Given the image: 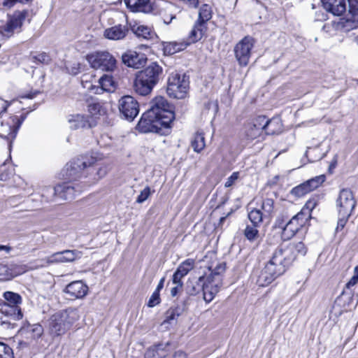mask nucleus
<instances>
[{
  "label": "nucleus",
  "mask_w": 358,
  "mask_h": 358,
  "mask_svg": "<svg viewBox=\"0 0 358 358\" xmlns=\"http://www.w3.org/2000/svg\"><path fill=\"white\" fill-rule=\"evenodd\" d=\"M306 252L305 245L301 241L280 245L259 272L257 284L261 287L268 285L277 277L283 274L299 256H304Z\"/></svg>",
  "instance_id": "obj_1"
},
{
  "label": "nucleus",
  "mask_w": 358,
  "mask_h": 358,
  "mask_svg": "<svg viewBox=\"0 0 358 358\" xmlns=\"http://www.w3.org/2000/svg\"><path fill=\"white\" fill-rule=\"evenodd\" d=\"M225 264L216 263L208 266L209 273H205L198 280L191 279L187 282L186 292L189 296H196L203 291V300L210 303L220 292L222 286V274L225 271Z\"/></svg>",
  "instance_id": "obj_2"
},
{
  "label": "nucleus",
  "mask_w": 358,
  "mask_h": 358,
  "mask_svg": "<svg viewBox=\"0 0 358 358\" xmlns=\"http://www.w3.org/2000/svg\"><path fill=\"white\" fill-rule=\"evenodd\" d=\"M173 118L165 98L157 96L152 101L150 108L143 114L138 129L143 133H162L163 129L169 128Z\"/></svg>",
  "instance_id": "obj_3"
},
{
  "label": "nucleus",
  "mask_w": 358,
  "mask_h": 358,
  "mask_svg": "<svg viewBox=\"0 0 358 358\" xmlns=\"http://www.w3.org/2000/svg\"><path fill=\"white\" fill-rule=\"evenodd\" d=\"M162 73V68L156 62L151 63L145 69L136 73L134 82V91L141 96L150 94L159 82Z\"/></svg>",
  "instance_id": "obj_4"
},
{
  "label": "nucleus",
  "mask_w": 358,
  "mask_h": 358,
  "mask_svg": "<svg viewBox=\"0 0 358 358\" xmlns=\"http://www.w3.org/2000/svg\"><path fill=\"white\" fill-rule=\"evenodd\" d=\"M79 319L78 311L68 308L52 315L49 320V330L53 336H62Z\"/></svg>",
  "instance_id": "obj_5"
},
{
  "label": "nucleus",
  "mask_w": 358,
  "mask_h": 358,
  "mask_svg": "<svg viewBox=\"0 0 358 358\" xmlns=\"http://www.w3.org/2000/svg\"><path fill=\"white\" fill-rule=\"evenodd\" d=\"M189 84V79L185 74H180L176 71H173L167 80V94L171 98L184 99L187 95Z\"/></svg>",
  "instance_id": "obj_6"
},
{
  "label": "nucleus",
  "mask_w": 358,
  "mask_h": 358,
  "mask_svg": "<svg viewBox=\"0 0 358 358\" xmlns=\"http://www.w3.org/2000/svg\"><path fill=\"white\" fill-rule=\"evenodd\" d=\"M3 297L4 301L1 308V313L13 320L22 319L23 314L20 306L22 302L21 296L17 293L7 291L3 293Z\"/></svg>",
  "instance_id": "obj_7"
},
{
  "label": "nucleus",
  "mask_w": 358,
  "mask_h": 358,
  "mask_svg": "<svg viewBox=\"0 0 358 358\" xmlns=\"http://www.w3.org/2000/svg\"><path fill=\"white\" fill-rule=\"evenodd\" d=\"M27 15V12L22 10L15 11L12 15H9L6 22L0 26L1 38L7 40L15 34L20 32Z\"/></svg>",
  "instance_id": "obj_8"
},
{
  "label": "nucleus",
  "mask_w": 358,
  "mask_h": 358,
  "mask_svg": "<svg viewBox=\"0 0 358 358\" xmlns=\"http://www.w3.org/2000/svg\"><path fill=\"white\" fill-rule=\"evenodd\" d=\"M87 60L93 69L103 71H113L116 68L115 58L108 52L89 55L87 57Z\"/></svg>",
  "instance_id": "obj_9"
},
{
  "label": "nucleus",
  "mask_w": 358,
  "mask_h": 358,
  "mask_svg": "<svg viewBox=\"0 0 358 358\" xmlns=\"http://www.w3.org/2000/svg\"><path fill=\"white\" fill-rule=\"evenodd\" d=\"M255 43V39L248 36H245L235 45L234 55L240 66H245L248 64Z\"/></svg>",
  "instance_id": "obj_10"
},
{
  "label": "nucleus",
  "mask_w": 358,
  "mask_h": 358,
  "mask_svg": "<svg viewBox=\"0 0 358 358\" xmlns=\"http://www.w3.org/2000/svg\"><path fill=\"white\" fill-rule=\"evenodd\" d=\"M356 206V200L352 192L349 189H343L336 201L338 214L352 215Z\"/></svg>",
  "instance_id": "obj_11"
},
{
  "label": "nucleus",
  "mask_w": 358,
  "mask_h": 358,
  "mask_svg": "<svg viewBox=\"0 0 358 358\" xmlns=\"http://www.w3.org/2000/svg\"><path fill=\"white\" fill-rule=\"evenodd\" d=\"M21 121L17 116L9 117L0 120V137L9 141V145L15 139L17 129L20 127Z\"/></svg>",
  "instance_id": "obj_12"
},
{
  "label": "nucleus",
  "mask_w": 358,
  "mask_h": 358,
  "mask_svg": "<svg viewBox=\"0 0 358 358\" xmlns=\"http://www.w3.org/2000/svg\"><path fill=\"white\" fill-rule=\"evenodd\" d=\"M84 88L94 94H101L103 92H113L115 90L117 83L110 76L104 75L98 81V85H92L87 80H82Z\"/></svg>",
  "instance_id": "obj_13"
},
{
  "label": "nucleus",
  "mask_w": 358,
  "mask_h": 358,
  "mask_svg": "<svg viewBox=\"0 0 358 358\" xmlns=\"http://www.w3.org/2000/svg\"><path fill=\"white\" fill-rule=\"evenodd\" d=\"M120 113L128 120H133L139 113L138 101L131 96H124L118 101Z\"/></svg>",
  "instance_id": "obj_14"
},
{
  "label": "nucleus",
  "mask_w": 358,
  "mask_h": 358,
  "mask_svg": "<svg viewBox=\"0 0 358 358\" xmlns=\"http://www.w3.org/2000/svg\"><path fill=\"white\" fill-rule=\"evenodd\" d=\"M45 190H53L54 196L63 200L73 199L75 198L77 193H80L82 191L78 185L73 184L70 182L58 184L53 188V189L50 187H46Z\"/></svg>",
  "instance_id": "obj_15"
},
{
  "label": "nucleus",
  "mask_w": 358,
  "mask_h": 358,
  "mask_svg": "<svg viewBox=\"0 0 358 358\" xmlns=\"http://www.w3.org/2000/svg\"><path fill=\"white\" fill-rule=\"evenodd\" d=\"M66 178L71 180L87 178V163L77 159L68 163L65 168Z\"/></svg>",
  "instance_id": "obj_16"
},
{
  "label": "nucleus",
  "mask_w": 358,
  "mask_h": 358,
  "mask_svg": "<svg viewBox=\"0 0 358 358\" xmlns=\"http://www.w3.org/2000/svg\"><path fill=\"white\" fill-rule=\"evenodd\" d=\"M271 123L264 116H258L245 125V134L248 140L252 141L259 137L263 129Z\"/></svg>",
  "instance_id": "obj_17"
},
{
  "label": "nucleus",
  "mask_w": 358,
  "mask_h": 358,
  "mask_svg": "<svg viewBox=\"0 0 358 358\" xmlns=\"http://www.w3.org/2000/svg\"><path fill=\"white\" fill-rule=\"evenodd\" d=\"M308 222V220L299 212L284 227L282 233V238L284 239H290L300 229L304 227Z\"/></svg>",
  "instance_id": "obj_18"
},
{
  "label": "nucleus",
  "mask_w": 358,
  "mask_h": 358,
  "mask_svg": "<svg viewBox=\"0 0 358 358\" xmlns=\"http://www.w3.org/2000/svg\"><path fill=\"white\" fill-rule=\"evenodd\" d=\"M324 180L325 176L324 175L316 176L294 187L292 189L291 193L298 197L303 196L317 188L324 182Z\"/></svg>",
  "instance_id": "obj_19"
},
{
  "label": "nucleus",
  "mask_w": 358,
  "mask_h": 358,
  "mask_svg": "<svg viewBox=\"0 0 358 358\" xmlns=\"http://www.w3.org/2000/svg\"><path fill=\"white\" fill-rule=\"evenodd\" d=\"M89 292L88 286L82 280H76L69 283L64 289V292L70 299H82Z\"/></svg>",
  "instance_id": "obj_20"
},
{
  "label": "nucleus",
  "mask_w": 358,
  "mask_h": 358,
  "mask_svg": "<svg viewBox=\"0 0 358 358\" xmlns=\"http://www.w3.org/2000/svg\"><path fill=\"white\" fill-rule=\"evenodd\" d=\"M80 252L75 250H64L56 252L46 257L44 261L46 265L56 263L71 262L80 257Z\"/></svg>",
  "instance_id": "obj_21"
},
{
  "label": "nucleus",
  "mask_w": 358,
  "mask_h": 358,
  "mask_svg": "<svg viewBox=\"0 0 358 358\" xmlns=\"http://www.w3.org/2000/svg\"><path fill=\"white\" fill-rule=\"evenodd\" d=\"M109 168L106 164H101L99 167H94L91 164H87V178L85 181L88 185L96 184L103 178L108 173Z\"/></svg>",
  "instance_id": "obj_22"
},
{
  "label": "nucleus",
  "mask_w": 358,
  "mask_h": 358,
  "mask_svg": "<svg viewBox=\"0 0 358 358\" xmlns=\"http://www.w3.org/2000/svg\"><path fill=\"white\" fill-rule=\"evenodd\" d=\"M67 122L69 128L71 129H80L92 127L91 117L84 114H71L67 117Z\"/></svg>",
  "instance_id": "obj_23"
},
{
  "label": "nucleus",
  "mask_w": 358,
  "mask_h": 358,
  "mask_svg": "<svg viewBox=\"0 0 358 358\" xmlns=\"http://www.w3.org/2000/svg\"><path fill=\"white\" fill-rule=\"evenodd\" d=\"M122 62L129 67L139 69L146 62V58L143 54L135 51H127L122 56Z\"/></svg>",
  "instance_id": "obj_24"
},
{
  "label": "nucleus",
  "mask_w": 358,
  "mask_h": 358,
  "mask_svg": "<svg viewBox=\"0 0 358 358\" xmlns=\"http://www.w3.org/2000/svg\"><path fill=\"white\" fill-rule=\"evenodd\" d=\"M195 266V260L194 259H187L181 262L178 266L172 276L173 283L181 285L182 278L186 276L190 271Z\"/></svg>",
  "instance_id": "obj_25"
},
{
  "label": "nucleus",
  "mask_w": 358,
  "mask_h": 358,
  "mask_svg": "<svg viewBox=\"0 0 358 358\" xmlns=\"http://www.w3.org/2000/svg\"><path fill=\"white\" fill-rule=\"evenodd\" d=\"M159 13L162 17L164 22L169 24L175 17L177 12V7L173 3L162 1L159 3Z\"/></svg>",
  "instance_id": "obj_26"
},
{
  "label": "nucleus",
  "mask_w": 358,
  "mask_h": 358,
  "mask_svg": "<svg viewBox=\"0 0 358 358\" xmlns=\"http://www.w3.org/2000/svg\"><path fill=\"white\" fill-rule=\"evenodd\" d=\"M24 272L23 268L16 264H0V280H8Z\"/></svg>",
  "instance_id": "obj_27"
},
{
  "label": "nucleus",
  "mask_w": 358,
  "mask_h": 358,
  "mask_svg": "<svg viewBox=\"0 0 358 358\" xmlns=\"http://www.w3.org/2000/svg\"><path fill=\"white\" fill-rule=\"evenodd\" d=\"M324 8L334 15H341L346 10L345 0H321Z\"/></svg>",
  "instance_id": "obj_28"
},
{
  "label": "nucleus",
  "mask_w": 358,
  "mask_h": 358,
  "mask_svg": "<svg viewBox=\"0 0 358 358\" xmlns=\"http://www.w3.org/2000/svg\"><path fill=\"white\" fill-rule=\"evenodd\" d=\"M127 32L128 29L126 26L117 24L106 29L103 32V36L107 39L117 41L123 39Z\"/></svg>",
  "instance_id": "obj_29"
},
{
  "label": "nucleus",
  "mask_w": 358,
  "mask_h": 358,
  "mask_svg": "<svg viewBox=\"0 0 358 358\" xmlns=\"http://www.w3.org/2000/svg\"><path fill=\"white\" fill-rule=\"evenodd\" d=\"M124 2L133 12L149 13L152 10L150 0H124Z\"/></svg>",
  "instance_id": "obj_30"
},
{
  "label": "nucleus",
  "mask_w": 358,
  "mask_h": 358,
  "mask_svg": "<svg viewBox=\"0 0 358 358\" xmlns=\"http://www.w3.org/2000/svg\"><path fill=\"white\" fill-rule=\"evenodd\" d=\"M132 32L138 37H141L145 39H152L156 36L155 32L151 27L141 24L140 23H135L131 26Z\"/></svg>",
  "instance_id": "obj_31"
},
{
  "label": "nucleus",
  "mask_w": 358,
  "mask_h": 358,
  "mask_svg": "<svg viewBox=\"0 0 358 358\" xmlns=\"http://www.w3.org/2000/svg\"><path fill=\"white\" fill-rule=\"evenodd\" d=\"M341 28L344 31H350L351 30H358V13H350L348 15L341 19L340 22Z\"/></svg>",
  "instance_id": "obj_32"
},
{
  "label": "nucleus",
  "mask_w": 358,
  "mask_h": 358,
  "mask_svg": "<svg viewBox=\"0 0 358 358\" xmlns=\"http://www.w3.org/2000/svg\"><path fill=\"white\" fill-rule=\"evenodd\" d=\"M167 345L159 344L148 349L145 354V358H164L169 352Z\"/></svg>",
  "instance_id": "obj_33"
},
{
  "label": "nucleus",
  "mask_w": 358,
  "mask_h": 358,
  "mask_svg": "<svg viewBox=\"0 0 358 358\" xmlns=\"http://www.w3.org/2000/svg\"><path fill=\"white\" fill-rule=\"evenodd\" d=\"M327 152L328 150L323 151L321 149V144H318L315 147L308 148L306 156L310 162H314L322 159Z\"/></svg>",
  "instance_id": "obj_34"
},
{
  "label": "nucleus",
  "mask_w": 358,
  "mask_h": 358,
  "mask_svg": "<svg viewBox=\"0 0 358 358\" xmlns=\"http://www.w3.org/2000/svg\"><path fill=\"white\" fill-rule=\"evenodd\" d=\"M188 43L185 42H166L163 43V50L165 55H173L185 50Z\"/></svg>",
  "instance_id": "obj_35"
},
{
  "label": "nucleus",
  "mask_w": 358,
  "mask_h": 358,
  "mask_svg": "<svg viewBox=\"0 0 358 358\" xmlns=\"http://www.w3.org/2000/svg\"><path fill=\"white\" fill-rule=\"evenodd\" d=\"M205 32L203 24L201 22H196L189 35V42L187 43L190 44L195 43L201 39Z\"/></svg>",
  "instance_id": "obj_36"
},
{
  "label": "nucleus",
  "mask_w": 358,
  "mask_h": 358,
  "mask_svg": "<svg viewBox=\"0 0 358 358\" xmlns=\"http://www.w3.org/2000/svg\"><path fill=\"white\" fill-rule=\"evenodd\" d=\"M22 334H28L27 337H30L33 339L38 338L41 336L43 333V328L39 324H34L33 325H30L27 328H24L21 330Z\"/></svg>",
  "instance_id": "obj_37"
},
{
  "label": "nucleus",
  "mask_w": 358,
  "mask_h": 358,
  "mask_svg": "<svg viewBox=\"0 0 358 358\" xmlns=\"http://www.w3.org/2000/svg\"><path fill=\"white\" fill-rule=\"evenodd\" d=\"M192 147L194 152H200L206 146L204 134L202 132H196L191 141Z\"/></svg>",
  "instance_id": "obj_38"
},
{
  "label": "nucleus",
  "mask_w": 358,
  "mask_h": 358,
  "mask_svg": "<svg viewBox=\"0 0 358 358\" xmlns=\"http://www.w3.org/2000/svg\"><path fill=\"white\" fill-rule=\"evenodd\" d=\"M317 204L318 199L317 197H313L306 201L299 213L309 220L311 218V212Z\"/></svg>",
  "instance_id": "obj_39"
},
{
  "label": "nucleus",
  "mask_w": 358,
  "mask_h": 358,
  "mask_svg": "<svg viewBox=\"0 0 358 358\" xmlns=\"http://www.w3.org/2000/svg\"><path fill=\"white\" fill-rule=\"evenodd\" d=\"M273 203V200L271 198H265L262 200L259 209L264 213V218L271 217L274 209Z\"/></svg>",
  "instance_id": "obj_40"
},
{
  "label": "nucleus",
  "mask_w": 358,
  "mask_h": 358,
  "mask_svg": "<svg viewBox=\"0 0 358 358\" xmlns=\"http://www.w3.org/2000/svg\"><path fill=\"white\" fill-rule=\"evenodd\" d=\"M212 13L211 7L208 4H203L199 9L198 22H201L203 24L206 22L210 20Z\"/></svg>",
  "instance_id": "obj_41"
},
{
  "label": "nucleus",
  "mask_w": 358,
  "mask_h": 358,
  "mask_svg": "<svg viewBox=\"0 0 358 358\" xmlns=\"http://www.w3.org/2000/svg\"><path fill=\"white\" fill-rule=\"evenodd\" d=\"M248 217L251 222L256 226L262 221L264 217V215L260 209L255 208L249 212Z\"/></svg>",
  "instance_id": "obj_42"
},
{
  "label": "nucleus",
  "mask_w": 358,
  "mask_h": 358,
  "mask_svg": "<svg viewBox=\"0 0 358 358\" xmlns=\"http://www.w3.org/2000/svg\"><path fill=\"white\" fill-rule=\"evenodd\" d=\"M244 234L248 240L250 241H255L258 238V230L255 226H247Z\"/></svg>",
  "instance_id": "obj_43"
},
{
  "label": "nucleus",
  "mask_w": 358,
  "mask_h": 358,
  "mask_svg": "<svg viewBox=\"0 0 358 358\" xmlns=\"http://www.w3.org/2000/svg\"><path fill=\"white\" fill-rule=\"evenodd\" d=\"M0 358H13L12 349L5 343L0 342Z\"/></svg>",
  "instance_id": "obj_44"
},
{
  "label": "nucleus",
  "mask_w": 358,
  "mask_h": 358,
  "mask_svg": "<svg viewBox=\"0 0 358 358\" xmlns=\"http://www.w3.org/2000/svg\"><path fill=\"white\" fill-rule=\"evenodd\" d=\"M88 110L92 115H103L105 110L99 103H93L89 105Z\"/></svg>",
  "instance_id": "obj_45"
},
{
  "label": "nucleus",
  "mask_w": 358,
  "mask_h": 358,
  "mask_svg": "<svg viewBox=\"0 0 358 358\" xmlns=\"http://www.w3.org/2000/svg\"><path fill=\"white\" fill-rule=\"evenodd\" d=\"M151 194L150 188L147 186L142 191H141L139 195L136 198V203H142L145 201Z\"/></svg>",
  "instance_id": "obj_46"
},
{
  "label": "nucleus",
  "mask_w": 358,
  "mask_h": 358,
  "mask_svg": "<svg viewBox=\"0 0 358 358\" xmlns=\"http://www.w3.org/2000/svg\"><path fill=\"white\" fill-rule=\"evenodd\" d=\"M338 220L336 227V231L342 230L346 225L351 215L338 214Z\"/></svg>",
  "instance_id": "obj_47"
},
{
  "label": "nucleus",
  "mask_w": 358,
  "mask_h": 358,
  "mask_svg": "<svg viewBox=\"0 0 358 358\" xmlns=\"http://www.w3.org/2000/svg\"><path fill=\"white\" fill-rule=\"evenodd\" d=\"M161 301L159 292L157 291H154L152 294L150 296L148 302V306L150 308H152L157 305H158Z\"/></svg>",
  "instance_id": "obj_48"
},
{
  "label": "nucleus",
  "mask_w": 358,
  "mask_h": 358,
  "mask_svg": "<svg viewBox=\"0 0 358 358\" xmlns=\"http://www.w3.org/2000/svg\"><path fill=\"white\" fill-rule=\"evenodd\" d=\"M239 178L238 172H234L226 180L224 183L225 187H230L236 183Z\"/></svg>",
  "instance_id": "obj_49"
},
{
  "label": "nucleus",
  "mask_w": 358,
  "mask_h": 358,
  "mask_svg": "<svg viewBox=\"0 0 358 358\" xmlns=\"http://www.w3.org/2000/svg\"><path fill=\"white\" fill-rule=\"evenodd\" d=\"M31 1V0H3L2 5L6 8H11L17 2L21 3H27Z\"/></svg>",
  "instance_id": "obj_50"
},
{
  "label": "nucleus",
  "mask_w": 358,
  "mask_h": 358,
  "mask_svg": "<svg viewBox=\"0 0 358 358\" xmlns=\"http://www.w3.org/2000/svg\"><path fill=\"white\" fill-rule=\"evenodd\" d=\"M178 315V314H176V313L175 310H173V309H169V310L166 312V320H165V322H171V320H175Z\"/></svg>",
  "instance_id": "obj_51"
},
{
  "label": "nucleus",
  "mask_w": 358,
  "mask_h": 358,
  "mask_svg": "<svg viewBox=\"0 0 358 358\" xmlns=\"http://www.w3.org/2000/svg\"><path fill=\"white\" fill-rule=\"evenodd\" d=\"M66 68L70 73L76 75L79 72L80 64L75 63L72 66H70V65L68 64H66Z\"/></svg>",
  "instance_id": "obj_52"
},
{
  "label": "nucleus",
  "mask_w": 358,
  "mask_h": 358,
  "mask_svg": "<svg viewBox=\"0 0 358 358\" xmlns=\"http://www.w3.org/2000/svg\"><path fill=\"white\" fill-rule=\"evenodd\" d=\"M350 13H358V0H348Z\"/></svg>",
  "instance_id": "obj_53"
},
{
  "label": "nucleus",
  "mask_w": 358,
  "mask_h": 358,
  "mask_svg": "<svg viewBox=\"0 0 358 358\" xmlns=\"http://www.w3.org/2000/svg\"><path fill=\"white\" fill-rule=\"evenodd\" d=\"M36 60L41 63H48L49 61V57L45 53H40L34 57Z\"/></svg>",
  "instance_id": "obj_54"
},
{
  "label": "nucleus",
  "mask_w": 358,
  "mask_h": 358,
  "mask_svg": "<svg viewBox=\"0 0 358 358\" xmlns=\"http://www.w3.org/2000/svg\"><path fill=\"white\" fill-rule=\"evenodd\" d=\"M358 283V277L353 275L351 277V278L349 280V281L346 283V288L350 289L354 286H355Z\"/></svg>",
  "instance_id": "obj_55"
},
{
  "label": "nucleus",
  "mask_w": 358,
  "mask_h": 358,
  "mask_svg": "<svg viewBox=\"0 0 358 358\" xmlns=\"http://www.w3.org/2000/svg\"><path fill=\"white\" fill-rule=\"evenodd\" d=\"M358 283V277L353 275L351 277V278L349 280V281L346 283V288L350 289L354 286H355Z\"/></svg>",
  "instance_id": "obj_56"
},
{
  "label": "nucleus",
  "mask_w": 358,
  "mask_h": 358,
  "mask_svg": "<svg viewBox=\"0 0 358 358\" xmlns=\"http://www.w3.org/2000/svg\"><path fill=\"white\" fill-rule=\"evenodd\" d=\"M173 284H174L176 286H175V287H172V288L171 289V295L173 297L176 296L178 294V293L179 290H180V289H181V288H182V286H183V282H181V285H179V284H178V283H173Z\"/></svg>",
  "instance_id": "obj_57"
},
{
  "label": "nucleus",
  "mask_w": 358,
  "mask_h": 358,
  "mask_svg": "<svg viewBox=\"0 0 358 358\" xmlns=\"http://www.w3.org/2000/svg\"><path fill=\"white\" fill-rule=\"evenodd\" d=\"M189 7L196 8L199 3V0H180Z\"/></svg>",
  "instance_id": "obj_58"
},
{
  "label": "nucleus",
  "mask_w": 358,
  "mask_h": 358,
  "mask_svg": "<svg viewBox=\"0 0 358 358\" xmlns=\"http://www.w3.org/2000/svg\"><path fill=\"white\" fill-rule=\"evenodd\" d=\"M173 358H187V357L185 352L182 351H178L175 353Z\"/></svg>",
  "instance_id": "obj_59"
},
{
  "label": "nucleus",
  "mask_w": 358,
  "mask_h": 358,
  "mask_svg": "<svg viewBox=\"0 0 358 358\" xmlns=\"http://www.w3.org/2000/svg\"><path fill=\"white\" fill-rule=\"evenodd\" d=\"M164 280H165V278H162L159 280V283H158V285H157V287H156V289H155V291H157V292H159L161 291V289H162L163 288V287H164Z\"/></svg>",
  "instance_id": "obj_60"
},
{
  "label": "nucleus",
  "mask_w": 358,
  "mask_h": 358,
  "mask_svg": "<svg viewBox=\"0 0 358 358\" xmlns=\"http://www.w3.org/2000/svg\"><path fill=\"white\" fill-rule=\"evenodd\" d=\"M337 165V157L335 156L329 165V169H334Z\"/></svg>",
  "instance_id": "obj_61"
},
{
  "label": "nucleus",
  "mask_w": 358,
  "mask_h": 358,
  "mask_svg": "<svg viewBox=\"0 0 358 358\" xmlns=\"http://www.w3.org/2000/svg\"><path fill=\"white\" fill-rule=\"evenodd\" d=\"M0 250H5L7 253H8L11 250V248L8 245H0Z\"/></svg>",
  "instance_id": "obj_62"
},
{
  "label": "nucleus",
  "mask_w": 358,
  "mask_h": 358,
  "mask_svg": "<svg viewBox=\"0 0 358 358\" xmlns=\"http://www.w3.org/2000/svg\"><path fill=\"white\" fill-rule=\"evenodd\" d=\"M353 274L358 277V265L354 268Z\"/></svg>",
  "instance_id": "obj_63"
},
{
  "label": "nucleus",
  "mask_w": 358,
  "mask_h": 358,
  "mask_svg": "<svg viewBox=\"0 0 358 358\" xmlns=\"http://www.w3.org/2000/svg\"><path fill=\"white\" fill-rule=\"evenodd\" d=\"M354 35L355 36V41L357 43V44L358 45V30H357V31L354 33Z\"/></svg>",
  "instance_id": "obj_64"
}]
</instances>
